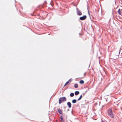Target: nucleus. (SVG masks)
I'll return each instance as SVG.
<instances>
[{
    "mask_svg": "<svg viewBox=\"0 0 122 122\" xmlns=\"http://www.w3.org/2000/svg\"><path fill=\"white\" fill-rule=\"evenodd\" d=\"M108 115L112 118L114 117L113 114L112 112V108H109L108 110Z\"/></svg>",
    "mask_w": 122,
    "mask_h": 122,
    "instance_id": "1",
    "label": "nucleus"
},
{
    "mask_svg": "<svg viewBox=\"0 0 122 122\" xmlns=\"http://www.w3.org/2000/svg\"><path fill=\"white\" fill-rule=\"evenodd\" d=\"M66 100V99L65 97H61L60 98L59 100V104H61L62 101H65Z\"/></svg>",
    "mask_w": 122,
    "mask_h": 122,
    "instance_id": "2",
    "label": "nucleus"
},
{
    "mask_svg": "<svg viewBox=\"0 0 122 122\" xmlns=\"http://www.w3.org/2000/svg\"><path fill=\"white\" fill-rule=\"evenodd\" d=\"M77 13L78 15H81L82 14L80 11V10L77 8L76 9Z\"/></svg>",
    "mask_w": 122,
    "mask_h": 122,
    "instance_id": "3",
    "label": "nucleus"
},
{
    "mask_svg": "<svg viewBox=\"0 0 122 122\" xmlns=\"http://www.w3.org/2000/svg\"><path fill=\"white\" fill-rule=\"evenodd\" d=\"M67 105L68 106L69 108H71V103L70 102H68L67 103Z\"/></svg>",
    "mask_w": 122,
    "mask_h": 122,
    "instance_id": "4",
    "label": "nucleus"
},
{
    "mask_svg": "<svg viewBox=\"0 0 122 122\" xmlns=\"http://www.w3.org/2000/svg\"><path fill=\"white\" fill-rule=\"evenodd\" d=\"M58 111L60 114H61L62 113V111L60 109H58Z\"/></svg>",
    "mask_w": 122,
    "mask_h": 122,
    "instance_id": "5",
    "label": "nucleus"
},
{
    "mask_svg": "<svg viewBox=\"0 0 122 122\" xmlns=\"http://www.w3.org/2000/svg\"><path fill=\"white\" fill-rule=\"evenodd\" d=\"M60 118L61 119V121L62 122H63L64 121L63 119V117L62 116H61L60 117Z\"/></svg>",
    "mask_w": 122,
    "mask_h": 122,
    "instance_id": "6",
    "label": "nucleus"
},
{
    "mask_svg": "<svg viewBox=\"0 0 122 122\" xmlns=\"http://www.w3.org/2000/svg\"><path fill=\"white\" fill-rule=\"evenodd\" d=\"M79 93V91H76L75 92V95H77Z\"/></svg>",
    "mask_w": 122,
    "mask_h": 122,
    "instance_id": "7",
    "label": "nucleus"
},
{
    "mask_svg": "<svg viewBox=\"0 0 122 122\" xmlns=\"http://www.w3.org/2000/svg\"><path fill=\"white\" fill-rule=\"evenodd\" d=\"M78 85L77 84H76L74 85V87L75 88H77L78 87Z\"/></svg>",
    "mask_w": 122,
    "mask_h": 122,
    "instance_id": "8",
    "label": "nucleus"
},
{
    "mask_svg": "<svg viewBox=\"0 0 122 122\" xmlns=\"http://www.w3.org/2000/svg\"><path fill=\"white\" fill-rule=\"evenodd\" d=\"M80 19L81 20H84V16L82 17H81L80 18Z\"/></svg>",
    "mask_w": 122,
    "mask_h": 122,
    "instance_id": "9",
    "label": "nucleus"
},
{
    "mask_svg": "<svg viewBox=\"0 0 122 122\" xmlns=\"http://www.w3.org/2000/svg\"><path fill=\"white\" fill-rule=\"evenodd\" d=\"M80 83L81 84H83L84 83V81L82 80H81L80 81Z\"/></svg>",
    "mask_w": 122,
    "mask_h": 122,
    "instance_id": "10",
    "label": "nucleus"
},
{
    "mask_svg": "<svg viewBox=\"0 0 122 122\" xmlns=\"http://www.w3.org/2000/svg\"><path fill=\"white\" fill-rule=\"evenodd\" d=\"M76 101L75 99H74L72 101V102L73 103H76Z\"/></svg>",
    "mask_w": 122,
    "mask_h": 122,
    "instance_id": "11",
    "label": "nucleus"
},
{
    "mask_svg": "<svg viewBox=\"0 0 122 122\" xmlns=\"http://www.w3.org/2000/svg\"><path fill=\"white\" fill-rule=\"evenodd\" d=\"M118 13L120 15H121L120 9H119L118 11Z\"/></svg>",
    "mask_w": 122,
    "mask_h": 122,
    "instance_id": "12",
    "label": "nucleus"
},
{
    "mask_svg": "<svg viewBox=\"0 0 122 122\" xmlns=\"http://www.w3.org/2000/svg\"><path fill=\"white\" fill-rule=\"evenodd\" d=\"M74 93H71L70 94V96L71 97H73L74 96Z\"/></svg>",
    "mask_w": 122,
    "mask_h": 122,
    "instance_id": "13",
    "label": "nucleus"
},
{
    "mask_svg": "<svg viewBox=\"0 0 122 122\" xmlns=\"http://www.w3.org/2000/svg\"><path fill=\"white\" fill-rule=\"evenodd\" d=\"M69 81L70 80H69L64 85V86H65L67 84L69 83Z\"/></svg>",
    "mask_w": 122,
    "mask_h": 122,
    "instance_id": "14",
    "label": "nucleus"
},
{
    "mask_svg": "<svg viewBox=\"0 0 122 122\" xmlns=\"http://www.w3.org/2000/svg\"><path fill=\"white\" fill-rule=\"evenodd\" d=\"M82 97V95H81L80 96L79 98L78 99V100L79 101V100H80V99H81V98Z\"/></svg>",
    "mask_w": 122,
    "mask_h": 122,
    "instance_id": "15",
    "label": "nucleus"
},
{
    "mask_svg": "<svg viewBox=\"0 0 122 122\" xmlns=\"http://www.w3.org/2000/svg\"><path fill=\"white\" fill-rule=\"evenodd\" d=\"M86 15H84V19H86Z\"/></svg>",
    "mask_w": 122,
    "mask_h": 122,
    "instance_id": "16",
    "label": "nucleus"
},
{
    "mask_svg": "<svg viewBox=\"0 0 122 122\" xmlns=\"http://www.w3.org/2000/svg\"><path fill=\"white\" fill-rule=\"evenodd\" d=\"M86 89L87 90H89V88L87 87H86Z\"/></svg>",
    "mask_w": 122,
    "mask_h": 122,
    "instance_id": "17",
    "label": "nucleus"
},
{
    "mask_svg": "<svg viewBox=\"0 0 122 122\" xmlns=\"http://www.w3.org/2000/svg\"><path fill=\"white\" fill-rule=\"evenodd\" d=\"M88 14L89 15H90V13H89V10H88Z\"/></svg>",
    "mask_w": 122,
    "mask_h": 122,
    "instance_id": "18",
    "label": "nucleus"
},
{
    "mask_svg": "<svg viewBox=\"0 0 122 122\" xmlns=\"http://www.w3.org/2000/svg\"><path fill=\"white\" fill-rule=\"evenodd\" d=\"M121 49V48H120V51H119V53H120V51H121V50H120V49Z\"/></svg>",
    "mask_w": 122,
    "mask_h": 122,
    "instance_id": "19",
    "label": "nucleus"
},
{
    "mask_svg": "<svg viewBox=\"0 0 122 122\" xmlns=\"http://www.w3.org/2000/svg\"><path fill=\"white\" fill-rule=\"evenodd\" d=\"M56 122H57V121H58V120H56Z\"/></svg>",
    "mask_w": 122,
    "mask_h": 122,
    "instance_id": "20",
    "label": "nucleus"
},
{
    "mask_svg": "<svg viewBox=\"0 0 122 122\" xmlns=\"http://www.w3.org/2000/svg\"><path fill=\"white\" fill-rule=\"evenodd\" d=\"M102 122H103V121H102Z\"/></svg>",
    "mask_w": 122,
    "mask_h": 122,
    "instance_id": "21",
    "label": "nucleus"
}]
</instances>
